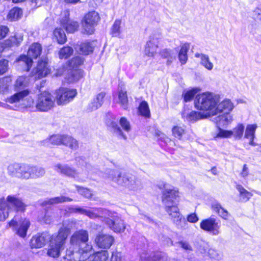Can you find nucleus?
<instances>
[{
	"mask_svg": "<svg viewBox=\"0 0 261 261\" xmlns=\"http://www.w3.org/2000/svg\"><path fill=\"white\" fill-rule=\"evenodd\" d=\"M114 241L115 239L112 235L99 233L96 236L94 242L98 248L108 249L114 243Z\"/></svg>",
	"mask_w": 261,
	"mask_h": 261,
	"instance_id": "nucleus-15",
	"label": "nucleus"
},
{
	"mask_svg": "<svg viewBox=\"0 0 261 261\" xmlns=\"http://www.w3.org/2000/svg\"><path fill=\"white\" fill-rule=\"evenodd\" d=\"M233 105L229 99H225L221 102L218 103L216 106L217 114L223 111L228 113L233 109Z\"/></svg>",
	"mask_w": 261,
	"mask_h": 261,
	"instance_id": "nucleus-27",
	"label": "nucleus"
},
{
	"mask_svg": "<svg viewBox=\"0 0 261 261\" xmlns=\"http://www.w3.org/2000/svg\"><path fill=\"white\" fill-rule=\"evenodd\" d=\"M99 20V14L95 11L89 12L86 14L82 21V27L85 33L92 34L94 31L95 27Z\"/></svg>",
	"mask_w": 261,
	"mask_h": 261,
	"instance_id": "nucleus-11",
	"label": "nucleus"
},
{
	"mask_svg": "<svg viewBox=\"0 0 261 261\" xmlns=\"http://www.w3.org/2000/svg\"><path fill=\"white\" fill-rule=\"evenodd\" d=\"M64 13L65 18L61 20V23L67 32L73 33L77 30L79 27V23L76 21L69 20V13L68 11H66Z\"/></svg>",
	"mask_w": 261,
	"mask_h": 261,
	"instance_id": "nucleus-23",
	"label": "nucleus"
},
{
	"mask_svg": "<svg viewBox=\"0 0 261 261\" xmlns=\"http://www.w3.org/2000/svg\"><path fill=\"white\" fill-rule=\"evenodd\" d=\"M25 207L21 199L16 195H10L6 198H0V221H5L8 218L12 208L23 212Z\"/></svg>",
	"mask_w": 261,
	"mask_h": 261,
	"instance_id": "nucleus-5",
	"label": "nucleus"
},
{
	"mask_svg": "<svg viewBox=\"0 0 261 261\" xmlns=\"http://www.w3.org/2000/svg\"><path fill=\"white\" fill-rule=\"evenodd\" d=\"M178 196V192L177 190L165 188L162 192V202L165 206L166 211L177 228H186L187 226V221L174 203Z\"/></svg>",
	"mask_w": 261,
	"mask_h": 261,
	"instance_id": "nucleus-1",
	"label": "nucleus"
},
{
	"mask_svg": "<svg viewBox=\"0 0 261 261\" xmlns=\"http://www.w3.org/2000/svg\"><path fill=\"white\" fill-rule=\"evenodd\" d=\"M89 240L88 232L81 229L73 233L70 238V244L76 247L84 245Z\"/></svg>",
	"mask_w": 261,
	"mask_h": 261,
	"instance_id": "nucleus-17",
	"label": "nucleus"
},
{
	"mask_svg": "<svg viewBox=\"0 0 261 261\" xmlns=\"http://www.w3.org/2000/svg\"><path fill=\"white\" fill-rule=\"evenodd\" d=\"M121 21L119 19H117L115 21L111 28V34L113 36H119L121 33L120 25Z\"/></svg>",
	"mask_w": 261,
	"mask_h": 261,
	"instance_id": "nucleus-51",
	"label": "nucleus"
},
{
	"mask_svg": "<svg viewBox=\"0 0 261 261\" xmlns=\"http://www.w3.org/2000/svg\"><path fill=\"white\" fill-rule=\"evenodd\" d=\"M139 113L141 115L146 117L149 118L150 116V113L147 102L145 101H142L138 108Z\"/></svg>",
	"mask_w": 261,
	"mask_h": 261,
	"instance_id": "nucleus-43",
	"label": "nucleus"
},
{
	"mask_svg": "<svg viewBox=\"0 0 261 261\" xmlns=\"http://www.w3.org/2000/svg\"><path fill=\"white\" fill-rule=\"evenodd\" d=\"M21 101H23L22 104L26 107H31L34 104V100L31 97H27V96L20 102Z\"/></svg>",
	"mask_w": 261,
	"mask_h": 261,
	"instance_id": "nucleus-61",
	"label": "nucleus"
},
{
	"mask_svg": "<svg viewBox=\"0 0 261 261\" xmlns=\"http://www.w3.org/2000/svg\"><path fill=\"white\" fill-rule=\"evenodd\" d=\"M119 123L124 130L128 132L131 129L129 122L125 117H121L119 120Z\"/></svg>",
	"mask_w": 261,
	"mask_h": 261,
	"instance_id": "nucleus-57",
	"label": "nucleus"
},
{
	"mask_svg": "<svg viewBox=\"0 0 261 261\" xmlns=\"http://www.w3.org/2000/svg\"><path fill=\"white\" fill-rule=\"evenodd\" d=\"M219 102V97L210 92H205L196 95L195 106L198 110L206 111L207 117L217 115L216 106Z\"/></svg>",
	"mask_w": 261,
	"mask_h": 261,
	"instance_id": "nucleus-4",
	"label": "nucleus"
},
{
	"mask_svg": "<svg viewBox=\"0 0 261 261\" xmlns=\"http://www.w3.org/2000/svg\"><path fill=\"white\" fill-rule=\"evenodd\" d=\"M51 236L48 232L38 233L32 237L30 242L32 248H39L44 246L51 239Z\"/></svg>",
	"mask_w": 261,
	"mask_h": 261,
	"instance_id": "nucleus-19",
	"label": "nucleus"
},
{
	"mask_svg": "<svg viewBox=\"0 0 261 261\" xmlns=\"http://www.w3.org/2000/svg\"><path fill=\"white\" fill-rule=\"evenodd\" d=\"M245 127L243 124H238L237 126L231 130L232 136L236 139H241L243 137Z\"/></svg>",
	"mask_w": 261,
	"mask_h": 261,
	"instance_id": "nucleus-48",
	"label": "nucleus"
},
{
	"mask_svg": "<svg viewBox=\"0 0 261 261\" xmlns=\"http://www.w3.org/2000/svg\"><path fill=\"white\" fill-rule=\"evenodd\" d=\"M8 61L7 60H0V75L6 73L8 70Z\"/></svg>",
	"mask_w": 261,
	"mask_h": 261,
	"instance_id": "nucleus-60",
	"label": "nucleus"
},
{
	"mask_svg": "<svg viewBox=\"0 0 261 261\" xmlns=\"http://www.w3.org/2000/svg\"><path fill=\"white\" fill-rule=\"evenodd\" d=\"M119 103L124 110H126L128 107V98L126 92L121 90L118 94Z\"/></svg>",
	"mask_w": 261,
	"mask_h": 261,
	"instance_id": "nucleus-45",
	"label": "nucleus"
},
{
	"mask_svg": "<svg viewBox=\"0 0 261 261\" xmlns=\"http://www.w3.org/2000/svg\"><path fill=\"white\" fill-rule=\"evenodd\" d=\"M108 212L109 210L103 208H92L87 210L85 215L90 219H99L105 222Z\"/></svg>",
	"mask_w": 261,
	"mask_h": 261,
	"instance_id": "nucleus-21",
	"label": "nucleus"
},
{
	"mask_svg": "<svg viewBox=\"0 0 261 261\" xmlns=\"http://www.w3.org/2000/svg\"><path fill=\"white\" fill-rule=\"evenodd\" d=\"M210 257L214 261H220L223 258L222 252L214 248H210L208 250Z\"/></svg>",
	"mask_w": 261,
	"mask_h": 261,
	"instance_id": "nucleus-47",
	"label": "nucleus"
},
{
	"mask_svg": "<svg viewBox=\"0 0 261 261\" xmlns=\"http://www.w3.org/2000/svg\"><path fill=\"white\" fill-rule=\"evenodd\" d=\"M105 96L106 93L103 92H101L97 95L96 97L94 99L96 100V105L93 106V109H97L102 106Z\"/></svg>",
	"mask_w": 261,
	"mask_h": 261,
	"instance_id": "nucleus-54",
	"label": "nucleus"
},
{
	"mask_svg": "<svg viewBox=\"0 0 261 261\" xmlns=\"http://www.w3.org/2000/svg\"><path fill=\"white\" fill-rule=\"evenodd\" d=\"M232 136L231 130H224L221 128L219 129V132L217 134V138H229Z\"/></svg>",
	"mask_w": 261,
	"mask_h": 261,
	"instance_id": "nucleus-59",
	"label": "nucleus"
},
{
	"mask_svg": "<svg viewBox=\"0 0 261 261\" xmlns=\"http://www.w3.org/2000/svg\"><path fill=\"white\" fill-rule=\"evenodd\" d=\"M256 128L257 126L256 124H248L245 132L244 138L249 140V144L253 146L256 145L253 140L255 138V133Z\"/></svg>",
	"mask_w": 261,
	"mask_h": 261,
	"instance_id": "nucleus-25",
	"label": "nucleus"
},
{
	"mask_svg": "<svg viewBox=\"0 0 261 261\" xmlns=\"http://www.w3.org/2000/svg\"><path fill=\"white\" fill-rule=\"evenodd\" d=\"M108 256L109 253L107 251H98L91 256L90 260L91 261H106Z\"/></svg>",
	"mask_w": 261,
	"mask_h": 261,
	"instance_id": "nucleus-41",
	"label": "nucleus"
},
{
	"mask_svg": "<svg viewBox=\"0 0 261 261\" xmlns=\"http://www.w3.org/2000/svg\"><path fill=\"white\" fill-rule=\"evenodd\" d=\"M55 170L58 173L69 177L73 178L78 181H83L84 179L80 176L77 171L67 165L57 164L55 166Z\"/></svg>",
	"mask_w": 261,
	"mask_h": 261,
	"instance_id": "nucleus-16",
	"label": "nucleus"
},
{
	"mask_svg": "<svg viewBox=\"0 0 261 261\" xmlns=\"http://www.w3.org/2000/svg\"><path fill=\"white\" fill-rule=\"evenodd\" d=\"M28 79L23 76H19L14 84V89L16 92L13 95L8 97L6 102L11 104L20 102L21 100L28 96L30 93V91L27 88L28 86Z\"/></svg>",
	"mask_w": 261,
	"mask_h": 261,
	"instance_id": "nucleus-6",
	"label": "nucleus"
},
{
	"mask_svg": "<svg viewBox=\"0 0 261 261\" xmlns=\"http://www.w3.org/2000/svg\"><path fill=\"white\" fill-rule=\"evenodd\" d=\"M141 258L144 261H168V257L166 254L162 252L153 253L152 255L147 257L142 254Z\"/></svg>",
	"mask_w": 261,
	"mask_h": 261,
	"instance_id": "nucleus-31",
	"label": "nucleus"
},
{
	"mask_svg": "<svg viewBox=\"0 0 261 261\" xmlns=\"http://www.w3.org/2000/svg\"><path fill=\"white\" fill-rule=\"evenodd\" d=\"M83 63V60L80 57H75L72 59L69 62L70 66L72 68L76 67L81 65Z\"/></svg>",
	"mask_w": 261,
	"mask_h": 261,
	"instance_id": "nucleus-58",
	"label": "nucleus"
},
{
	"mask_svg": "<svg viewBox=\"0 0 261 261\" xmlns=\"http://www.w3.org/2000/svg\"><path fill=\"white\" fill-rule=\"evenodd\" d=\"M76 188L78 192L85 198H90L93 195L92 191L89 189L78 186H76Z\"/></svg>",
	"mask_w": 261,
	"mask_h": 261,
	"instance_id": "nucleus-53",
	"label": "nucleus"
},
{
	"mask_svg": "<svg viewBox=\"0 0 261 261\" xmlns=\"http://www.w3.org/2000/svg\"><path fill=\"white\" fill-rule=\"evenodd\" d=\"M236 189L239 192L240 201L241 202H247L252 196V194L245 189L242 186L237 185Z\"/></svg>",
	"mask_w": 261,
	"mask_h": 261,
	"instance_id": "nucleus-36",
	"label": "nucleus"
},
{
	"mask_svg": "<svg viewBox=\"0 0 261 261\" xmlns=\"http://www.w3.org/2000/svg\"><path fill=\"white\" fill-rule=\"evenodd\" d=\"M7 171L8 174L12 177L25 179L40 177L45 173L42 168L18 163L9 165Z\"/></svg>",
	"mask_w": 261,
	"mask_h": 261,
	"instance_id": "nucleus-2",
	"label": "nucleus"
},
{
	"mask_svg": "<svg viewBox=\"0 0 261 261\" xmlns=\"http://www.w3.org/2000/svg\"><path fill=\"white\" fill-rule=\"evenodd\" d=\"M220 226L219 221H217L214 218L203 220L200 224V227L202 230L209 232L214 236H218L220 233Z\"/></svg>",
	"mask_w": 261,
	"mask_h": 261,
	"instance_id": "nucleus-14",
	"label": "nucleus"
},
{
	"mask_svg": "<svg viewBox=\"0 0 261 261\" xmlns=\"http://www.w3.org/2000/svg\"><path fill=\"white\" fill-rule=\"evenodd\" d=\"M182 117L188 122H194L201 119L206 118L207 116L201 113L189 110H185L182 113Z\"/></svg>",
	"mask_w": 261,
	"mask_h": 261,
	"instance_id": "nucleus-22",
	"label": "nucleus"
},
{
	"mask_svg": "<svg viewBox=\"0 0 261 261\" xmlns=\"http://www.w3.org/2000/svg\"><path fill=\"white\" fill-rule=\"evenodd\" d=\"M200 89L198 88H195L186 92L183 94L184 101L188 102L191 101L194 96L200 91Z\"/></svg>",
	"mask_w": 261,
	"mask_h": 261,
	"instance_id": "nucleus-49",
	"label": "nucleus"
},
{
	"mask_svg": "<svg viewBox=\"0 0 261 261\" xmlns=\"http://www.w3.org/2000/svg\"><path fill=\"white\" fill-rule=\"evenodd\" d=\"M22 14V10L18 8H14L9 12L8 18L11 21L16 20L19 19Z\"/></svg>",
	"mask_w": 261,
	"mask_h": 261,
	"instance_id": "nucleus-42",
	"label": "nucleus"
},
{
	"mask_svg": "<svg viewBox=\"0 0 261 261\" xmlns=\"http://www.w3.org/2000/svg\"><path fill=\"white\" fill-rule=\"evenodd\" d=\"M190 48V44L185 43L181 47L178 54V58L181 64H185L188 59L187 52Z\"/></svg>",
	"mask_w": 261,
	"mask_h": 261,
	"instance_id": "nucleus-40",
	"label": "nucleus"
},
{
	"mask_svg": "<svg viewBox=\"0 0 261 261\" xmlns=\"http://www.w3.org/2000/svg\"><path fill=\"white\" fill-rule=\"evenodd\" d=\"M105 222L108 226L116 233L124 232L126 228V224L120 216L116 213L109 211Z\"/></svg>",
	"mask_w": 261,
	"mask_h": 261,
	"instance_id": "nucleus-9",
	"label": "nucleus"
},
{
	"mask_svg": "<svg viewBox=\"0 0 261 261\" xmlns=\"http://www.w3.org/2000/svg\"><path fill=\"white\" fill-rule=\"evenodd\" d=\"M180 246L184 250L188 251L192 250V247L190 244L186 241H180L178 242Z\"/></svg>",
	"mask_w": 261,
	"mask_h": 261,
	"instance_id": "nucleus-63",
	"label": "nucleus"
},
{
	"mask_svg": "<svg viewBox=\"0 0 261 261\" xmlns=\"http://www.w3.org/2000/svg\"><path fill=\"white\" fill-rule=\"evenodd\" d=\"M76 222L74 220H67L64 221L57 235L65 237V240H66L70 230L74 228Z\"/></svg>",
	"mask_w": 261,
	"mask_h": 261,
	"instance_id": "nucleus-24",
	"label": "nucleus"
},
{
	"mask_svg": "<svg viewBox=\"0 0 261 261\" xmlns=\"http://www.w3.org/2000/svg\"><path fill=\"white\" fill-rule=\"evenodd\" d=\"M161 56L167 59L166 64L169 66L176 59V54L172 50L168 49H164L160 53Z\"/></svg>",
	"mask_w": 261,
	"mask_h": 261,
	"instance_id": "nucleus-37",
	"label": "nucleus"
},
{
	"mask_svg": "<svg viewBox=\"0 0 261 261\" xmlns=\"http://www.w3.org/2000/svg\"><path fill=\"white\" fill-rule=\"evenodd\" d=\"M71 75L72 79L70 82H74L79 81L84 76V72L82 70H75L72 71Z\"/></svg>",
	"mask_w": 261,
	"mask_h": 261,
	"instance_id": "nucleus-56",
	"label": "nucleus"
},
{
	"mask_svg": "<svg viewBox=\"0 0 261 261\" xmlns=\"http://www.w3.org/2000/svg\"><path fill=\"white\" fill-rule=\"evenodd\" d=\"M105 177L117 185L136 190L141 187V181L136 176L128 173H122L118 169H107Z\"/></svg>",
	"mask_w": 261,
	"mask_h": 261,
	"instance_id": "nucleus-3",
	"label": "nucleus"
},
{
	"mask_svg": "<svg viewBox=\"0 0 261 261\" xmlns=\"http://www.w3.org/2000/svg\"><path fill=\"white\" fill-rule=\"evenodd\" d=\"M35 103L37 111L46 112L54 107L55 98L50 93L44 91L37 95Z\"/></svg>",
	"mask_w": 261,
	"mask_h": 261,
	"instance_id": "nucleus-8",
	"label": "nucleus"
},
{
	"mask_svg": "<svg viewBox=\"0 0 261 261\" xmlns=\"http://www.w3.org/2000/svg\"><path fill=\"white\" fill-rule=\"evenodd\" d=\"M172 132L175 137L180 139L184 134L185 130L183 127L175 126L172 128Z\"/></svg>",
	"mask_w": 261,
	"mask_h": 261,
	"instance_id": "nucleus-55",
	"label": "nucleus"
},
{
	"mask_svg": "<svg viewBox=\"0 0 261 261\" xmlns=\"http://www.w3.org/2000/svg\"><path fill=\"white\" fill-rule=\"evenodd\" d=\"M63 135H54L43 141V145L49 146L50 144L59 145L62 144Z\"/></svg>",
	"mask_w": 261,
	"mask_h": 261,
	"instance_id": "nucleus-35",
	"label": "nucleus"
},
{
	"mask_svg": "<svg viewBox=\"0 0 261 261\" xmlns=\"http://www.w3.org/2000/svg\"><path fill=\"white\" fill-rule=\"evenodd\" d=\"M75 89L61 88L56 92V100L58 105H65L71 100L76 95Z\"/></svg>",
	"mask_w": 261,
	"mask_h": 261,
	"instance_id": "nucleus-13",
	"label": "nucleus"
},
{
	"mask_svg": "<svg viewBox=\"0 0 261 261\" xmlns=\"http://www.w3.org/2000/svg\"><path fill=\"white\" fill-rule=\"evenodd\" d=\"M158 40L159 37L154 35L150 36L144 49V54L146 56L149 57H153L155 56L158 48Z\"/></svg>",
	"mask_w": 261,
	"mask_h": 261,
	"instance_id": "nucleus-20",
	"label": "nucleus"
},
{
	"mask_svg": "<svg viewBox=\"0 0 261 261\" xmlns=\"http://www.w3.org/2000/svg\"><path fill=\"white\" fill-rule=\"evenodd\" d=\"M121 253L117 251H114L112 252L111 261H120Z\"/></svg>",
	"mask_w": 261,
	"mask_h": 261,
	"instance_id": "nucleus-64",
	"label": "nucleus"
},
{
	"mask_svg": "<svg viewBox=\"0 0 261 261\" xmlns=\"http://www.w3.org/2000/svg\"><path fill=\"white\" fill-rule=\"evenodd\" d=\"M54 36L59 44H63L66 41V36L64 31L60 28H57L54 32Z\"/></svg>",
	"mask_w": 261,
	"mask_h": 261,
	"instance_id": "nucleus-44",
	"label": "nucleus"
},
{
	"mask_svg": "<svg viewBox=\"0 0 261 261\" xmlns=\"http://www.w3.org/2000/svg\"><path fill=\"white\" fill-rule=\"evenodd\" d=\"M62 144L69 147L72 149L78 148L77 141L71 136L63 135Z\"/></svg>",
	"mask_w": 261,
	"mask_h": 261,
	"instance_id": "nucleus-34",
	"label": "nucleus"
},
{
	"mask_svg": "<svg viewBox=\"0 0 261 261\" xmlns=\"http://www.w3.org/2000/svg\"><path fill=\"white\" fill-rule=\"evenodd\" d=\"M49 73L50 69L47 66V60L44 59L38 62L37 67L32 71L31 76L37 80L46 76Z\"/></svg>",
	"mask_w": 261,
	"mask_h": 261,
	"instance_id": "nucleus-18",
	"label": "nucleus"
},
{
	"mask_svg": "<svg viewBox=\"0 0 261 261\" xmlns=\"http://www.w3.org/2000/svg\"><path fill=\"white\" fill-rule=\"evenodd\" d=\"M12 83V79L10 76H5L0 79V93L6 94L9 92Z\"/></svg>",
	"mask_w": 261,
	"mask_h": 261,
	"instance_id": "nucleus-33",
	"label": "nucleus"
},
{
	"mask_svg": "<svg viewBox=\"0 0 261 261\" xmlns=\"http://www.w3.org/2000/svg\"><path fill=\"white\" fill-rule=\"evenodd\" d=\"M49 241L50 244L47 254L50 257H58L61 252L64 249L66 242L65 237L56 234L53 235Z\"/></svg>",
	"mask_w": 261,
	"mask_h": 261,
	"instance_id": "nucleus-10",
	"label": "nucleus"
},
{
	"mask_svg": "<svg viewBox=\"0 0 261 261\" xmlns=\"http://www.w3.org/2000/svg\"><path fill=\"white\" fill-rule=\"evenodd\" d=\"M94 47V42L85 41L82 43L76 49L81 54L87 55L93 52Z\"/></svg>",
	"mask_w": 261,
	"mask_h": 261,
	"instance_id": "nucleus-29",
	"label": "nucleus"
},
{
	"mask_svg": "<svg viewBox=\"0 0 261 261\" xmlns=\"http://www.w3.org/2000/svg\"><path fill=\"white\" fill-rule=\"evenodd\" d=\"M212 208L223 219H228L229 216V213L221 206L219 202L217 201H213L212 203Z\"/></svg>",
	"mask_w": 261,
	"mask_h": 261,
	"instance_id": "nucleus-26",
	"label": "nucleus"
},
{
	"mask_svg": "<svg viewBox=\"0 0 261 261\" xmlns=\"http://www.w3.org/2000/svg\"><path fill=\"white\" fill-rule=\"evenodd\" d=\"M216 123L219 126H223L230 123L232 118L229 113H225L216 117Z\"/></svg>",
	"mask_w": 261,
	"mask_h": 261,
	"instance_id": "nucleus-39",
	"label": "nucleus"
},
{
	"mask_svg": "<svg viewBox=\"0 0 261 261\" xmlns=\"http://www.w3.org/2000/svg\"><path fill=\"white\" fill-rule=\"evenodd\" d=\"M195 57L200 59V63L205 68L208 70H212L213 69L214 65L211 62L208 55L203 54L196 53Z\"/></svg>",
	"mask_w": 261,
	"mask_h": 261,
	"instance_id": "nucleus-30",
	"label": "nucleus"
},
{
	"mask_svg": "<svg viewBox=\"0 0 261 261\" xmlns=\"http://www.w3.org/2000/svg\"><path fill=\"white\" fill-rule=\"evenodd\" d=\"M9 227H12L16 233L19 236L24 238L27 235V232L29 227L30 226V222L28 219H24L20 220L18 223L17 221V217L15 216L11 221L8 223Z\"/></svg>",
	"mask_w": 261,
	"mask_h": 261,
	"instance_id": "nucleus-12",
	"label": "nucleus"
},
{
	"mask_svg": "<svg viewBox=\"0 0 261 261\" xmlns=\"http://www.w3.org/2000/svg\"><path fill=\"white\" fill-rule=\"evenodd\" d=\"M110 126H111L113 131L114 133H115L117 135L121 137L124 139H126L127 137L126 135H125L120 127L118 126L116 122L112 121L110 124Z\"/></svg>",
	"mask_w": 261,
	"mask_h": 261,
	"instance_id": "nucleus-52",
	"label": "nucleus"
},
{
	"mask_svg": "<svg viewBox=\"0 0 261 261\" xmlns=\"http://www.w3.org/2000/svg\"><path fill=\"white\" fill-rule=\"evenodd\" d=\"M42 51V46L38 43L32 44L28 51V55H22L17 59L19 66H23V70L29 71L32 65V59H36L40 56Z\"/></svg>",
	"mask_w": 261,
	"mask_h": 261,
	"instance_id": "nucleus-7",
	"label": "nucleus"
},
{
	"mask_svg": "<svg viewBox=\"0 0 261 261\" xmlns=\"http://www.w3.org/2000/svg\"><path fill=\"white\" fill-rule=\"evenodd\" d=\"M73 50L69 46H64L59 51L58 55L60 59H67L72 55Z\"/></svg>",
	"mask_w": 261,
	"mask_h": 261,
	"instance_id": "nucleus-46",
	"label": "nucleus"
},
{
	"mask_svg": "<svg viewBox=\"0 0 261 261\" xmlns=\"http://www.w3.org/2000/svg\"><path fill=\"white\" fill-rule=\"evenodd\" d=\"M79 248V253L80 257H84L86 256L87 258L92 252V246L91 244L86 243L84 245L77 247Z\"/></svg>",
	"mask_w": 261,
	"mask_h": 261,
	"instance_id": "nucleus-38",
	"label": "nucleus"
},
{
	"mask_svg": "<svg viewBox=\"0 0 261 261\" xmlns=\"http://www.w3.org/2000/svg\"><path fill=\"white\" fill-rule=\"evenodd\" d=\"M199 220L197 215L195 213H192L188 215L187 217V220L190 223H196Z\"/></svg>",
	"mask_w": 261,
	"mask_h": 261,
	"instance_id": "nucleus-62",
	"label": "nucleus"
},
{
	"mask_svg": "<svg viewBox=\"0 0 261 261\" xmlns=\"http://www.w3.org/2000/svg\"><path fill=\"white\" fill-rule=\"evenodd\" d=\"M96 169L92 166L90 164H86L85 171H83V173L85 174L84 177H82V176L80 175L82 178L84 179L85 180L86 178H92L93 175L95 173Z\"/></svg>",
	"mask_w": 261,
	"mask_h": 261,
	"instance_id": "nucleus-50",
	"label": "nucleus"
},
{
	"mask_svg": "<svg viewBox=\"0 0 261 261\" xmlns=\"http://www.w3.org/2000/svg\"><path fill=\"white\" fill-rule=\"evenodd\" d=\"M72 199L68 197L60 196L44 200L41 204L46 205L47 204H55L60 203L63 202L71 201Z\"/></svg>",
	"mask_w": 261,
	"mask_h": 261,
	"instance_id": "nucleus-32",
	"label": "nucleus"
},
{
	"mask_svg": "<svg viewBox=\"0 0 261 261\" xmlns=\"http://www.w3.org/2000/svg\"><path fill=\"white\" fill-rule=\"evenodd\" d=\"M87 256L80 257L79 252H74L71 248L67 249L66 255L64 256V261H84Z\"/></svg>",
	"mask_w": 261,
	"mask_h": 261,
	"instance_id": "nucleus-28",
	"label": "nucleus"
}]
</instances>
